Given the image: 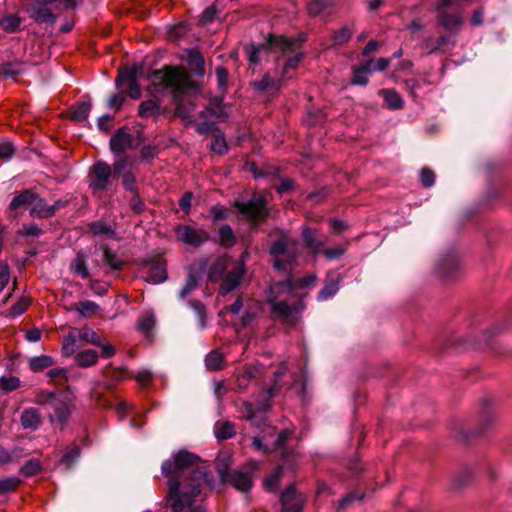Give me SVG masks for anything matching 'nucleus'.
<instances>
[{"label": "nucleus", "mask_w": 512, "mask_h": 512, "mask_svg": "<svg viewBox=\"0 0 512 512\" xmlns=\"http://www.w3.org/2000/svg\"><path fill=\"white\" fill-rule=\"evenodd\" d=\"M374 63L371 66L372 72H382L388 68L390 65L391 59L390 58H378V59H372Z\"/></svg>", "instance_id": "obj_60"}, {"label": "nucleus", "mask_w": 512, "mask_h": 512, "mask_svg": "<svg viewBox=\"0 0 512 512\" xmlns=\"http://www.w3.org/2000/svg\"><path fill=\"white\" fill-rule=\"evenodd\" d=\"M160 114V104L155 100L143 101L138 108V115L142 118L157 117Z\"/></svg>", "instance_id": "obj_27"}, {"label": "nucleus", "mask_w": 512, "mask_h": 512, "mask_svg": "<svg viewBox=\"0 0 512 512\" xmlns=\"http://www.w3.org/2000/svg\"><path fill=\"white\" fill-rule=\"evenodd\" d=\"M132 143V136L129 133L119 129L110 139V148L114 153H122Z\"/></svg>", "instance_id": "obj_17"}, {"label": "nucleus", "mask_w": 512, "mask_h": 512, "mask_svg": "<svg viewBox=\"0 0 512 512\" xmlns=\"http://www.w3.org/2000/svg\"><path fill=\"white\" fill-rule=\"evenodd\" d=\"M338 291V284L334 281L327 283L318 294L319 300H326L336 294Z\"/></svg>", "instance_id": "obj_52"}, {"label": "nucleus", "mask_w": 512, "mask_h": 512, "mask_svg": "<svg viewBox=\"0 0 512 512\" xmlns=\"http://www.w3.org/2000/svg\"><path fill=\"white\" fill-rule=\"evenodd\" d=\"M266 204V197L259 195L248 201H235L234 206L245 219L258 223L267 217Z\"/></svg>", "instance_id": "obj_4"}, {"label": "nucleus", "mask_w": 512, "mask_h": 512, "mask_svg": "<svg viewBox=\"0 0 512 512\" xmlns=\"http://www.w3.org/2000/svg\"><path fill=\"white\" fill-rule=\"evenodd\" d=\"M34 199L35 193L29 189H25L12 199L9 204V210L16 211L21 207H29L31 209V205Z\"/></svg>", "instance_id": "obj_21"}, {"label": "nucleus", "mask_w": 512, "mask_h": 512, "mask_svg": "<svg viewBox=\"0 0 512 512\" xmlns=\"http://www.w3.org/2000/svg\"><path fill=\"white\" fill-rule=\"evenodd\" d=\"M73 309L84 317H90L99 310V306L93 301L84 300L76 303Z\"/></svg>", "instance_id": "obj_35"}, {"label": "nucleus", "mask_w": 512, "mask_h": 512, "mask_svg": "<svg viewBox=\"0 0 512 512\" xmlns=\"http://www.w3.org/2000/svg\"><path fill=\"white\" fill-rule=\"evenodd\" d=\"M199 460L193 453L179 451L162 463V475L169 478L164 500L171 512H206L198 504L202 488L208 484L206 469L196 467Z\"/></svg>", "instance_id": "obj_1"}, {"label": "nucleus", "mask_w": 512, "mask_h": 512, "mask_svg": "<svg viewBox=\"0 0 512 512\" xmlns=\"http://www.w3.org/2000/svg\"><path fill=\"white\" fill-rule=\"evenodd\" d=\"M210 214L212 216L213 222H218L227 218L228 211L223 206L214 205L210 208Z\"/></svg>", "instance_id": "obj_57"}, {"label": "nucleus", "mask_w": 512, "mask_h": 512, "mask_svg": "<svg viewBox=\"0 0 512 512\" xmlns=\"http://www.w3.org/2000/svg\"><path fill=\"white\" fill-rule=\"evenodd\" d=\"M91 103L90 102H83L81 104H78L77 106L72 108L71 116L75 121H84L87 119L90 111H91Z\"/></svg>", "instance_id": "obj_38"}, {"label": "nucleus", "mask_w": 512, "mask_h": 512, "mask_svg": "<svg viewBox=\"0 0 512 512\" xmlns=\"http://www.w3.org/2000/svg\"><path fill=\"white\" fill-rule=\"evenodd\" d=\"M90 231L95 235L113 237L115 231L104 221H96L90 224Z\"/></svg>", "instance_id": "obj_40"}, {"label": "nucleus", "mask_w": 512, "mask_h": 512, "mask_svg": "<svg viewBox=\"0 0 512 512\" xmlns=\"http://www.w3.org/2000/svg\"><path fill=\"white\" fill-rule=\"evenodd\" d=\"M420 181L426 188L433 186L435 182L434 172L428 168H423L420 173Z\"/></svg>", "instance_id": "obj_55"}, {"label": "nucleus", "mask_w": 512, "mask_h": 512, "mask_svg": "<svg viewBox=\"0 0 512 512\" xmlns=\"http://www.w3.org/2000/svg\"><path fill=\"white\" fill-rule=\"evenodd\" d=\"M439 22L446 30H458L461 28L463 19L459 14L440 13Z\"/></svg>", "instance_id": "obj_25"}, {"label": "nucleus", "mask_w": 512, "mask_h": 512, "mask_svg": "<svg viewBox=\"0 0 512 512\" xmlns=\"http://www.w3.org/2000/svg\"><path fill=\"white\" fill-rule=\"evenodd\" d=\"M281 512H302L303 498L299 495L294 486H290L281 494Z\"/></svg>", "instance_id": "obj_14"}, {"label": "nucleus", "mask_w": 512, "mask_h": 512, "mask_svg": "<svg viewBox=\"0 0 512 512\" xmlns=\"http://www.w3.org/2000/svg\"><path fill=\"white\" fill-rule=\"evenodd\" d=\"M98 357L96 350L87 349L79 352L75 357V361L79 367L86 368L95 365L98 361Z\"/></svg>", "instance_id": "obj_26"}, {"label": "nucleus", "mask_w": 512, "mask_h": 512, "mask_svg": "<svg viewBox=\"0 0 512 512\" xmlns=\"http://www.w3.org/2000/svg\"><path fill=\"white\" fill-rule=\"evenodd\" d=\"M219 242L225 247H229L234 244L235 236L230 226L224 225L219 229Z\"/></svg>", "instance_id": "obj_43"}, {"label": "nucleus", "mask_w": 512, "mask_h": 512, "mask_svg": "<svg viewBox=\"0 0 512 512\" xmlns=\"http://www.w3.org/2000/svg\"><path fill=\"white\" fill-rule=\"evenodd\" d=\"M382 93L389 108L399 109L403 106V100L397 92L393 90H384Z\"/></svg>", "instance_id": "obj_41"}, {"label": "nucleus", "mask_w": 512, "mask_h": 512, "mask_svg": "<svg viewBox=\"0 0 512 512\" xmlns=\"http://www.w3.org/2000/svg\"><path fill=\"white\" fill-rule=\"evenodd\" d=\"M124 96L121 94H113L108 100V107L111 109L119 110L124 102Z\"/></svg>", "instance_id": "obj_64"}, {"label": "nucleus", "mask_w": 512, "mask_h": 512, "mask_svg": "<svg viewBox=\"0 0 512 512\" xmlns=\"http://www.w3.org/2000/svg\"><path fill=\"white\" fill-rule=\"evenodd\" d=\"M174 232L181 243L193 247H198L209 240V233L207 231L191 225H177Z\"/></svg>", "instance_id": "obj_6"}, {"label": "nucleus", "mask_w": 512, "mask_h": 512, "mask_svg": "<svg viewBox=\"0 0 512 512\" xmlns=\"http://www.w3.org/2000/svg\"><path fill=\"white\" fill-rule=\"evenodd\" d=\"M268 41L266 43H261L258 45L251 44L245 46L246 54L248 55L249 61L257 65L260 61V53L270 49L276 45H279L281 49L285 50L290 47V43L284 39L281 34H268Z\"/></svg>", "instance_id": "obj_8"}, {"label": "nucleus", "mask_w": 512, "mask_h": 512, "mask_svg": "<svg viewBox=\"0 0 512 512\" xmlns=\"http://www.w3.org/2000/svg\"><path fill=\"white\" fill-rule=\"evenodd\" d=\"M111 176V167L106 162H96L93 165L89 181V188L93 194H99L108 190L111 185Z\"/></svg>", "instance_id": "obj_5"}, {"label": "nucleus", "mask_w": 512, "mask_h": 512, "mask_svg": "<svg viewBox=\"0 0 512 512\" xmlns=\"http://www.w3.org/2000/svg\"><path fill=\"white\" fill-rule=\"evenodd\" d=\"M136 381L141 386H148L152 381V373L148 370L139 371L135 376Z\"/></svg>", "instance_id": "obj_62"}, {"label": "nucleus", "mask_w": 512, "mask_h": 512, "mask_svg": "<svg viewBox=\"0 0 512 512\" xmlns=\"http://www.w3.org/2000/svg\"><path fill=\"white\" fill-rule=\"evenodd\" d=\"M270 253L274 258V267L277 270H286L298 255L297 241L282 236L274 243Z\"/></svg>", "instance_id": "obj_3"}, {"label": "nucleus", "mask_w": 512, "mask_h": 512, "mask_svg": "<svg viewBox=\"0 0 512 512\" xmlns=\"http://www.w3.org/2000/svg\"><path fill=\"white\" fill-rule=\"evenodd\" d=\"M21 381L16 376L0 377V389L4 393H9L20 387Z\"/></svg>", "instance_id": "obj_42"}, {"label": "nucleus", "mask_w": 512, "mask_h": 512, "mask_svg": "<svg viewBox=\"0 0 512 512\" xmlns=\"http://www.w3.org/2000/svg\"><path fill=\"white\" fill-rule=\"evenodd\" d=\"M196 287H197V279H196V277L194 275H192L190 273L188 278L186 279V282H185L184 286L182 287V289L180 291V298H185Z\"/></svg>", "instance_id": "obj_54"}, {"label": "nucleus", "mask_w": 512, "mask_h": 512, "mask_svg": "<svg viewBox=\"0 0 512 512\" xmlns=\"http://www.w3.org/2000/svg\"><path fill=\"white\" fill-rule=\"evenodd\" d=\"M80 341H84L87 344L101 346L100 336L92 329L83 327L80 329L73 330Z\"/></svg>", "instance_id": "obj_28"}, {"label": "nucleus", "mask_w": 512, "mask_h": 512, "mask_svg": "<svg viewBox=\"0 0 512 512\" xmlns=\"http://www.w3.org/2000/svg\"><path fill=\"white\" fill-rule=\"evenodd\" d=\"M54 414L50 416L51 422H57L60 425H64L72 412L73 403L69 398L57 399L54 401Z\"/></svg>", "instance_id": "obj_15"}, {"label": "nucleus", "mask_w": 512, "mask_h": 512, "mask_svg": "<svg viewBox=\"0 0 512 512\" xmlns=\"http://www.w3.org/2000/svg\"><path fill=\"white\" fill-rule=\"evenodd\" d=\"M231 259L227 255L219 256L210 266L208 272L209 280L216 282L223 277L225 270L230 265Z\"/></svg>", "instance_id": "obj_18"}, {"label": "nucleus", "mask_w": 512, "mask_h": 512, "mask_svg": "<svg viewBox=\"0 0 512 512\" xmlns=\"http://www.w3.org/2000/svg\"><path fill=\"white\" fill-rule=\"evenodd\" d=\"M282 470V466H279L269 477L265 479L264 487L267 491L274 492L278 488Z\"/></svg>", "instance_id": "obj_44"}, {"label": "nucleus", "mask_w": 512, "mask_h": 512, "mask_svg": "<svg viewBox=\"0 0 512 512\" xmlns=\"http://www.w3.org/2000/svg\"><path fill=\"white\" fill-rule=\"evenodd\" d=\"M78 338L74 331L70 332L62 342L61 352L65 357L72 356L76 350L79 348Z\"/></svg>", "instance_id": "obj_31"}, {"label": "nucleus", "mask_w": 512, "mask_h": 512, "mask_svg": "<svg viewBox=\"0 0 512 512\" xmlns=\"http://www.w3.org/2000/svg\"><path fill=\"white\" fill-rule=\"evenodd\" d=\"M20 422L24 429L35 430L41 424V414L36 408H27L22 412Z\"/></svg>", "instance_id": "obj_19"}, {"label": "nucleus", "mask_w": 512, "mask_h": 512, "mask_svg": "<svg viewBox=\"0 0 512 512\" xmlns=\"http://www.w3.org/2000/svg\"><path fill=\"white\" fill-rule=\"evenodd\" d=\"M15 152L14 146L10 142H0V160H9Z\"/></svg>", "instance_id": "obj_58"}, {"label": "nucleus", "mask_w": 512, "mask_h": 512, "mask_svg": "<svg viewBox=\"0 0 512 512\" xmlns=\"http://www.w3.org/2000/svg\"><path fill=\"white\" fill-rule=\"evenodd\" d=\"M41 469L40 463L37 460L27 461L21 468L24 475L31 476L38 473Z\"/></svg>", "instance_id": "obj_56"}, {"label": "nucleus", "mask_w": 512, "mask_h": 512, "mask_svg": "<svg viewBox=\"0 0 512 512\" xmlns=\"http://www.w3.org/2000/svg\"><path fill=\"white\" fill-rule=\"evenodd\" d=\"M70 271L82 279H87L90 276L86 256L82 252H78L76 257L71 261L69 265Z\"/></svg>", "instance_id": "obj_22"}, {"label": "nucleus", "mask_w": 512, "mask_h": 512, "mask_svg": "<svg viewBox=\"0 0 512 512\" xmlns=\"http://www.w3.org/2000/svg\"><path fill=\"white\" fill-rule=\"evenodd\" d=\"M315 281H316L315 275H307L303 278L296 280L294 283L290 282L289 288H292V287L307 288V287L314 285Z\"/></svg>", "instance_id": "obj_59"}, {"label": "nucleus", "mask_w": 512, "mask_h": 512, "mask_svg": "<svg viewBox=\"0 0 512 512\" xmlns=\"http://www.w3.org/2000/svg\"><path fill=\"white\" fill-rule=\"evenodd\" d=\"M141 71L142 64H135L129 68L120 70L116 80L118 86H127V94L133 99H138L141 96V90L137 82Z\"/></svg>", "instance_id": "obj_7"}, {"label": "nucleus", "mask_w": 512, "mask_h": 512, "mask_svg": "<svg viewBox=\"0 0 512 512\" xmlns=\"http://www.w3.org/2000/svg\"><path fill=\"white\" fill-rule=\"evenodd\" d=\"M272 313L286 324L294 325L298 321L299 314L303 307L299 304L290 306L284 301L269 300Z\"/></svg>", "instance_id": "obj_11"}, {"label": "nucleus", "mask_w": 512, "mask_h": 512, "mask_svg": "<svg viewBox=\"0 0 512 512\" xmlns=\"http://www.w3.org/2000/svg\"><path fill=\"white\" fill-rule=\"evenodd\" d=\"M205 366L210 371H218L224 367V356L218 350H212L205 358Z\"/></svg>", "instance_id": "obj_29"}, {"label": "nucleus", "mask_w": 512, "mask_h": 512, "mask_svg": "<svg viewBox=\"0 0 512 512\" xmlns=\"http://www.w3.org/2000/svg\"><path fill=\"white\" fill-rule=\"evenodd\" d=\"M155 323L156 319L154 313L145 312L139 317L137 321V327L138 330L142 332L146 337H151L153 335Z\"/></svg>", "instance_id": "obj_24"}, {"label": "nucleus", "mask_w": 512, "mask_h": 512, "mask_svg": "<svg viewBox=\"0 0 512 512\" xmlns=\"http://www.w3.org/2000/svg\"><path fill=\"white\" fill-rule=\"evenodd\" d=\"M253 85L255 89L263 92H275L279 89L278 82L269 75H265L261 80L255 81Z\"/></svg>", "instance_id": "obj_36"}, {"label": "nucleus", "mask_w": 512, "mask_h": 512, "mask_svg": "<svg viewBox=\"0 0 512 512\" xmlns=\"http://www.w3.org/2000/svg\"><path fill=\"white\" fill-rule=\"evenodd\" d=\"M53 364V358L48 355L35 356L29 360V367L33 372L42 371L51 367Z\"/></svg>", "instance_id": "obj_32"}, {"label": "nucleus", "mask_w": 512, "mask_h": 512, "mask_svg": "<svg viewBox=\"0 0 512 512\" xmlns=\"http://www.w3.org/2000/svg\"><path fill=\"white\" fill-rule=\"evenodd\" d=\"M20 484L17 477H7L0 480V495L14 491Z\"/></svg>", "instance_id": "obj_45"}, {"label": "nucleus", "mask_w": 512, "mask_h": 512, "mask_svg": "<svg viewBox=\"0 0 512 512\" xmlns=\"http://www.w3.org/2000/svg\"><path fill=\"white\" fill-rule=\"evenodd\" d=\"M256 370L252 367H245L237 376V383L240 389H246L255 378Z\"/></svg>", "instance_id": "obj_39"}, {"label": "nucleus", "mask_w": 512, "mask_h": 512, "mask_svg": "<svg viewBox=\"0 0 512 512\" xmlns=\"http://www.w3.org/2000/svg\"><path fill=\"white\" fill-rule=\"evenodd\" d=\"M167 278L166 269L163 265L153 264L148 272L147 280L153 284L164 282Z\"/></svg>", "instance_id": "obj_34"}, {"label": "nucleus", "mask_w": 512, "mask_h": 512, "mask_svg": "<svg viewBox=\"0 0 512 512\" xmlns=\"http://www.w3.org/2000/svg\"><path fill=\"white\" fill-rule=\"evenodd\" d=\"M193 110V104H185L183 101H179L176 106V115L180 116L185 121H191V113Z\"/></svg>", "instance_id": "obj_48"}, {"label": "nucleus", "mask_w": 512, "mask_h": 512, "mask_svg": "<svg viewBox=\"0 0 512 512\" xmlns=\"http://www.w3.org/2000/svg\"><path fill=\"white\" fill-rule=\"evenodd\" d=\"M245 272L246 269L244 260L237 262L236 265L223 278L222 284L220 286V293L222 295H226L238 287Z\"/></svg>", "instance_id": "obj_13"}, {"label": "nucleus", "mask_w": 512, "mask_h": 512, "mask_svg": "<svg viewBox=\"0 0 512 512\" xmlns=\"http://www.w3.org/2000/svg\"><path fill=\"white\" fill-rule=\"evenodd\" d=\"M215 436L219 440L230 439L235 435V427L230 422H218L215 425Z\"/></svg>", "instance_id": "obj_33"}, {"label": "nucleus", "mask_w": 512, "mask_h": 512, "mask_svg": "<svg viewBox=\"0 0 512 512\" xmlns=\"http://www.w3.org/2000/svg\"><path fill=\"white\" fill-rule=\"evenodd\" d=\"M21 19L16 15H6L0 20V26L4 30H15L19 27Z\"/></svg>", "instance_id": "obj_49"}, {"label": "nucleus", "mask_w": 512, "mask_h": 512, "mask_svg": "<svg viewBox=\"0 0 512 512\" xmlns=\"http://www.w3.org/2000/svg\"><path fill=\"white\" fill-rule=\"evenodd\" d=\"M55 394L53 392L40 390L36 393L34 402L39 405L54 404Z\"/></svg>", "instance_id": "obj_50"}, {"label": "nucleus", "mask_w": 512, "mask_h": 512, "mask_svg": "<svg viewBox=\"0 0 512 512\" xmlns=\"http://www.w3.org/2000/svg\"><path fill=\"white\" fill-rule=\"evenodd\" d=\"M330 7V0H314L308 4L307 10L309 15L318 16L324 14Z\"/></svg>", "instance_id": "obj_37"}, {"label": "nucleus", "mask_w": 512, "mask_h": 512, "mask_svg": "<svg viewBox=\"0 0 512 512\" xmlns=\"http://www.w3.org/2000/svg\"><path fill=\"white\" fill-rule=\"evenodd\" d=\"M103 260L112 271H119L123 267V260L108 247H103Z\"/></svg>", "instance_id": "obj_30"}, {"label": "nucleus", "mask_w": 512, "mask_h": 512, "mask_svg": "<svg viewBox=\"0 0 512 512\" xmlns=\"http://www.w3.org/2000/svg\"><path fill=\"white\" fill-rule=\"evenodd\" d=\"M211 149L218 154H224L228 150L225 138L222 134L214 136L211 142Z\"/></svg>", "instance_id": "obj_51"}, {"label": "nucleus", "mask_w": 512, "mask_h": 512, "mask_svg": "<svg viewBox=\"0 0 512 512\" xmlns=\"http://www.w3.org/2000/svg\"><path fill=\"white\" fill-rule=\"evenodd\" d=\"M130 207L135 213H141L144 210V204L139 197L137 191L132 192V197L130 199Z\"/></svg>", "instance_id": "obj_63"}, {"label": "nucleus", "mask_w": 512, "mask_h": 512, "mask_svg": "<svg viewBox=\"0 0 512 512\" xmlns=\"http://www.w3.org/2000/svg\"><path fill=\"white\" fill-rule=\"evenodd\" d=\"M79 456H80L79 448L74 447V448L70 449L69 451H67L63 455L61 463L65 464L66 468L69 469L72 466V464L78 459Z\"/></svg>", "instance_id": "obj_53"}, {"label": "nucleus", "mask_w": 512, "mask_h": 512, "mask_svg": "<svg viewBox=\"0 0 512 512\" xmlns=\"http://www.w3.org/2000/svg\"><path fill=\"white\" fill-rule=\"evenodd\" d=\"M24 10L39 25H52L56 21V15L40 0H27Z\"/></svg>", "instance_id": "obj_10"}, {"label": "nucleus", "mask_w": 512, "mask_h": 512, "mask_svg": "<svg viewBox=\"0 0 512 512\" xmlns=\"http://www.w3.org/2000/svg\"><path fill=\"white\" fill-rule=\"evenodd\" d=\"M218 14L217 9L214 5L207 7L198 18V23L201 26L209 24L216 19Z\"/></svg>", "instance_id": "obj_46"}, {"label": "nucleus", "mask_w": 512, "mask_h": 512, "mask_svg": "<svg viewBox=\"0 0 512 512\" xmlns=\"http://www.w3.org/2000/svg\"><path fill=\"white\" fill-rule=\"evenodd\" d=\"M31 300L28 297H21L16 304H14L9 312L12 317L19 316L24 313L29 307Z\"/></svg>", "instance_id": "obj_47"}, {"label": "nucleus", "mask_w": 512, "mask_h": 512, "mask_svg": "<svg viewBox=\"0 0 512 512\" xmlns=\"http://www.w3.org/2000/svg\"><path fill=\"white\" fill-rule=\"evenodd\" d=\"M249 472L233 470L226 474L224 480L241 492H247L253 485L251 473L258 469L259 463L251 460L247 463Z\"/></svg>", "instance_id": "obj_9"}, {"label": "nucleus", "mask_w": 512, "mask_h": 512, "mask_svg": "<svg viewBox=\"0 0 512 512\" xmlns=\"http://www.w3.org/2000/svg\"><path fill=\"white\" fill-rule=\"evenodd\" d=\"M66 206L67 201L65 200H57L54 204L48 205L42 198L35 194V199L30 209V215L37 218H50L54 216L58 210Z\"/></svg>", "instance_id": "obj_12"}, {"label": "nucleus", "mask_w": 512, "mask_h": 512, "mask_svg": "<svg viewBox=\"0 0 512 512\" xmlns=\"http://www.w3.org/2000/svg\"><path fill=\"white\" fill-rule=\"evenodd\" d=\"M373 63V60H366L361 65L354 66L351 84L366 86L369 81V75L372 73L371 66Z\"/></svg>", "instance_id": "obj_16"}, {"label": "nucleus", "mask_w": 512, "mask_h": 512, "mask_svg": "<svg viewBox=\"0 0 512 512\" xmlns=\"http://www.w3.org/2000/svg\"><path fill=\"white\" fill-rule=\"evenodd\" d=\"M187 62L191 70H193L196 75H204L205 62L202 54L198 50L192 49L188 52Z\"/></svg>", "instance_id": "obj_23"}, {"label": "nucleus", "mask_w": 512, "mask_h": 512, "mask_svg": "<svg viewBox=\"0 0 512 512\" xmlns=\"http://www.w3.org/2000/svg\"><path fill=\"white\" fill-rule=\"evenodd\" d=\"M149 79L152 91L155 93L170 90L178 94L187 92L192 88L187 72L179 67H165L164 69L154 71L149 76Z\"/></svg>", "instance_id": "obj_2"}, {"label": "nucleus", "mask_w": 512, "mask_h": 512, "mask_svg": "<svg viewBox=\"0 0 512 512\" xmlns=\"http://www.w3.org/2000/svg\"><path fill=\"white\" fill-rule=\"evenodd\" d=\"M302 236L306 246L314 255L322 252L324 240L317 239L316 231L308 227H303Z\"/></svg>", "instance_id": "obj_20"}, {"label": "nucleus", "mask_w": 512, "mask_h": 512, "mask_svg": "<svg viewBox=\"0 0 512 512\" xmlns=\"http://www.w3.org/2000/svg\"><path fill=\"white\" fill-rule=\"evenodd\" d=\"M10 279L9 268L5 263L0 262V292L8 284Z\"/></svg>", "instance_id": "obj_61"}]
</instances>
